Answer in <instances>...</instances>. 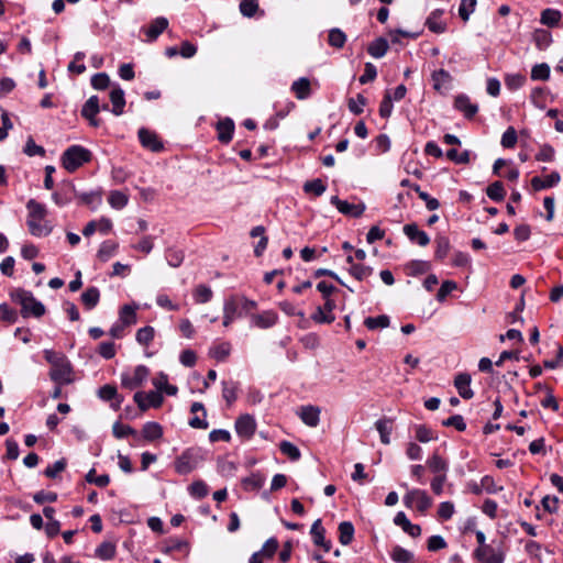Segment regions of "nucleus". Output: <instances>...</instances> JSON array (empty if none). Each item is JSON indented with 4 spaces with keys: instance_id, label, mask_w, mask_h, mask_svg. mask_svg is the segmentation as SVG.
<instances>
[{
    "instance_id": "obj_1",
    "label": "nucleus",
    "mask_w": 563,
    "mask_h": 563,
    "mask_svg": "<svg viewBox=\"0 0 563 563\" xmlns=\"http://www.w3.org/2000/svg\"><path fill=\"white\" fill-rule=\"evenodd\" d=\"M45 360L52 365L49 378L58 385H67L74 382L73 366L66 355L53 350L44 351Z\"/></svg>"
},
{
    "instance_id": "obj_2",
    "label": "nucleus",
    "mask_w": 563,
    "mask_h": 563,
    "mask_svg": "<svg viewBox=\"0 0 563 563\" xmlns=\"http://www.w3.org/2000/svg\"><path fill=\"white\" fill-rule=\"evenodd\" d=\"M26 208L29 210L26 224L30 233L34 236L48 235L53 228L45 220L47 216L46 207L35 199H30Z\"/></svg>"
},
{
    "instance_id": "obj_3",
    "label": "nucleus",
    "mask_w": 563,
    "mask_h": 563,
    "mask_svg": "<svg viewBox=\"0 0 563 563\" xmlns=\"http://www.w3.org/2000/svg\"><path fill=\"white\" fill-rule=\"evenodd\" d=\"M10 297L14 302L21 306V314L23 318H27L30 316L41 318L46 311L45 306L36 300L32 292L22 288L14 289L10 294Z\"/></svg>"
},
{
    "instance_id": "obj_4",
    "label": "nucleus",
    "mask_w": 563,
    "mask_h": 563,
    "mask_svg": "<svg viewBox=\"0 0 563 563\" xmlns=\"http://www.w3.org/2000/svg\"><path fill=\"white\" fill-rule=\"evenodd\" d=\"M91 158L92 154L89 150L80 145H71L63 153L60 161L67 172L74 173Z\"/></svg>"
},
{
    "instance_id": "obj_5",
    "label": "nucleus",
    "mask_w": 563,
    "mask_h": 563,
    "mask_svg": "<svg viewBox=\"0 0 563 563\" xmlns=\"http://www.w3.org/2000/svg\"><path fill=\"white\" fill-rule=\"evenodd\" d=\"M202 454L199 449H187L175 461V471L180 475H186L194 471L202 461Z\"/></svg>"
},
{
    "instance_id": "obj_6",
    "label": "nucleus",
    "mask_w": 563,
    "mask_h": 563,
    "mask_svg": "<svg viewBox=\"0 0 563 563\" xmlns=\"http://www.w3.org/2000/svg\"><path fill=\"white\" fill-rule=\"evenodd\" d=\"M404 503L407 507L411 508L413 503L417 504V510L424 514L432 505V499L424 490L412 489L404 497Z\"/></svg>"
},
{
    "instance_id": "obj_7",
    "label": "nucleus",
    "mask_w": 563,
    "mask_h": 563,
    "mask_svg": "<svg viewBox=\"0 0 563 563\" xmlns=\"http://www.w3.org/2000/svg\"><path fill=\"white\" fill-rule=\"evenodd\" d=\"M150 371L144 365H139L134 369L133 376L123 374L121 377V385L126 389H135L141 387L144 380L147 378Z\"/></svg>"
},
{
    "instance_id": "obj_8",
    "label": "nucleus",
    "mask_w": 563,
    "mask_h": 563,
    "mask_svg": "<svg viewBox=\"0 0 563 563\" xmlns=\"http://www.w3.org/2000/svg\"><path fill=\"white\" fill-rule=\"evenodd\" d=\"M475 558L482 563H503L504 553L499 548L489 544L487 547H478L474 552Z\"/></svg>"
},
{
    "instance_id": "obj_9",
    "label": "nucleus",
    "mask_w": 563,
    "mask_h": 563,
    "mask_svg": "<svg viewBox=\"0 0 563 563\" xmlns=\"http://www.w3.org/2000/svg\"><path fill=\"white\" fill-rule=\"evenodd\" d=\"M99 111V98L97 96H91L82 106L81 115L89 121L91 126L98 128L100 125V120H98L96 115Z\"/></svg>"
},
{
    "instance_id": "obj_10",
    "label": "nucleus",
    "mask_w": 563,
    "mask_h": 563,
    "mask_svg": "<svg viewBox=\"0 0 563 563\" xmlns=\"http://www.w3.org/2000/svg\"><path fill=\"white\" fill-rule=\"evenodd\" d=\"M139 139L142 146L152 152H161L164 148L163 142L159 140L158 135L148 129H140Z\"/></svg>"
},
{
    "instance_id": "obj_11",
    "label": "nucleus",
    "mask_w": 563,
    "mask_h": 563,
    "mask_svg": "<svg viewBox=\"0 0 563 563\" xmlns=\"http://www.w3.org/2000/svg\"><path fill=\"white\" fill-rule=\"evenodd\" d=\"M331 203L334 205L341 213L353 218H360L365 211L364 203L353 205L345 200H341L338 196H333L331 198Z\"/></svg>"
},
{
    "instance_id": "obj_12",
    "label": "nucleus",
    "mask_w": 563,
    "mask_h": 563,
    "mask_svg": "<svg viewBox=\"0 0 563 563\" xmlns=\"http://www.w3.org/2000/svg\"><path fill=\"white\" fill-rule=\"evenodd\" d=\"M256 430V422L251 415H242L235 421L236 433L245 439L253 437Z\"/></svg>"
},
{
    "instance_id": "obj_13",
    "label": "nucleus",
    "mask_w": 563,
    "mask_h": 563,
    "mask_svg": "<svg viewBox=\"0 0 563 563\" xmlns=\"http://www.w3.org/2000/svg\"><path fill=\"white\" fill-rule=\"evenodd\" d=\"M404 233L410 241L417 242L420 246L429 244L430 239L424 231L419 230L416 223H409L404 227Z\"/></svg>"
},
{
    "instance_id": "obj_14",
    "label": "nucleus",
    "mask_w": 563,
    "mask_h": 563,
    "mask_svg": "<svg viewBox=\"0 0 563 563\" xmlns=\"http://www.w3.org/2000/svg\"><path fill=\"white\" fill-rule=\"evenodd\" d=\"M454 107L462 111L467 119H472L478 111V107L471 102L465 95H459L454 99Z\"/></svg>"
},
{
    "instance_id": "obj_15",
    "label": "nucleus",
    "mask_w": 563,
    "mask_h": 563,
    "mask_svg": "<svg viewBox=\"0 0 563 563\" xmlns=\"http://www.w3.org/2000/svg\"><path fill=\"white\" fill-rule=\"evenodd\" d=\"M561 180V176L558 172H552L547 175L544 178L536 176L531 179V186L533 190L539 191L545 188H551L555 186Z\"/></svg>"
},
{
    "instance_id": "obj_16",
    "label": "nucleus",
    "mask_w": 563,
    "mask_h": 563,
    "mask_svg": "<svg viewBox=\"0 0 563 563\" xmlns=\"http://www.w3.org/2000/svg\"><path fill=\"white\" fill-rule=\"evenodd\" d=\"M471 375L467 373L459 374L454 379V385L464 399H471L474 396V391L470 388Z\"/></svg>"
},
{
    "instance_id": "obj_17",
    "label": "nucleus",
    "mask_w": 563,
    "mask_h": 563,
    "mask_svg": "<svg viewBox=\"0 0 563 563\" xmlns=\"http://www.w3.org/2000/svg\"><path fill=\"white\" fill-rule=\"evenodd\" d=\"M303 423L309 427H317L320 420V408L316 406H303L299 413Z\"/></svg>"
},
{
    "instance_id": "obj_18",
    "label": "nucleus",
    "mask_w": 563,
    "mask_h": 563,
    "mask_svg": "<svg viewBox=\"0 0 563 563\" xmlns=\"http://www.w3.org/2000/svg\"><path fill=\"white\" fill-rule=\"evenodd\" d=\"M394 522L395 525L400 526L402 530L412 538H417L421 534L420 526L411 523L401 511L395 516Z\"/></svg>"
},
{
    "instance_id": "obj_19",
    "label": "nucleus",
    "mask_w": 563,
    "mask_h": 563,
    "mask_svg": "<svg viewBox=\"0 0 563 563\" xmlns=\"http://www.w3.org/2000/svg\"><path fill=\"white\" fill-rule=\"evenodd\" d=\"M218 130V139L221 143H229L232 140V134L234 131V123L231 119L227 118L222 121H219L217 124Z\"/></svg>"
},
{
    "instance_id": "obj_20",
    "label": "nucleus",
    "mask_w": 563,
    "mask_h": 563,
    "mask_svg": "<svg viewBox=\"0 0 563 563\" xmlns=\"http://www.w3.org/2000/svg\"><path fill=\"white\" fill-rule=\"evenodd\" d=\"M238 309H239V301H238V297L236 296L230 297L224 302V308H223V312H224L223 325L224 327H229L231 324V322L233 321V319L238 314Z\"/></svg>"
},
{
    "instance_id": "obj_21",
    "label": "nucleus",
    "mask_w": 563,
    "mask_h": 563,
    "mask_svg": "<svg viewBox=\"0 0 563 563\" xmlns=\"http://www.w3.org/2000/svg\"><path fill=\"white\" fill-rule=\"evenodd\" d=\"M110 100L112 103V113L115 115H121L125 106L124 91L119 87L113 88L110 92Z\"/></svg>"
},
{
    "instance_id": "obj_22",
    "label": "nucleus",
    "mask_w": 563,
    "mask_h": 563,
    "mask_svg": "<svg viewBox=\"0 0 563 563\" xmlns=\"http://www.w3.org/2000/svg\"><path fill=\"white\" fill-rule=\"evenodd\" d=\"M291 91L298 99H307L311 95L310 80L306 77L299 78L292 82Z\"/></svg>"
},
{
    "instance_id": "obj_23",
    "label": "nucleus",
    "mask_w": 563,
    "mask_h": 563,
    "mask_svg": "<svg viewBox=\"0 0 563 563\" xmlns=\"http://www.w3.org/2000/svg\"><path fill=\"white\" fill-rule=\"evenodd\" d=\"M429 470L435 475H446L448 462L440 456L438 453H433L432 456L427 461Z\"/></svg>"
},
{
    "instance_id": "obj_24",
    "label": "nucleus",
    "mask_w": 563,
    "mask_h": 563,
    "mask_svg": "<svg viewBox=\"0 0 563 563\" xmlns=\"http://www.w3.org/2000/svg\"><path fill=\"white\" fill-rule=\"evenodd\" d=\"M375 427L379 432L380 441L384 444L390 443V433L393 431V419L383 418L376 421Z\"/></svg>"
},
{
    "instance_id": "obj_25",
    "label": "nucleus",
    "mask_w": 563,
    "mask_h": 563,
    "mask_svg": "<svg viewBox=\"0 0 563 563\" xmlns=\"http://www.w3.org/2000/svg\"><path fill=\"white\" fill-rule=\"evenodd\" d=\"M142 435L146 441H155L163 437V428L157 422H146L142 429Z\"/></svg>"
},
{
    "instance_id": "obj_26",
    "label": "nucleus",
    "mask_w": 563,
    "mask_h": 563,
    "mask_svg": "<svg viewBox=\"0 0 563 563\" xmlns=\"http://www.w3.org/2000/svg\"><path fill=\"white\" fill-rule=\"evenodd\" d=\"M168 26V21L165 18L155 19L146 31L150 41H154L161 35Z\"/></svg>"
},
{
    "instance_id": "obj_27",
    "label": "nucleus",
    "mask_w": 563,
    "mask_h": 563,
    "mask_svg": "<svg viewBox=\"0 0 563 563\" xmlns=\"http://www.w3.org/2000/svg\"><path fill=\"white\" fill-rule=\"evenodd\" d=\"M442 14L443 10L437 9L427 19L426 25L431 32L440 34L445 31V24L439 21Z\"/></svg>"
},
{
    "instance_id": "obj_28",
    "label": "nucleus",
    "mask_w": 563,
    "mask_h": 563,
    "mask_svg": "<svg viewBox=\"0 0 563 563\" xmlns=\"http://www.w3.org/2000/svg\"><path fill=\"white\" fill-rule=\"evenodd\" d=\"M388 47L389 46L387 40L384 37H378L368 45L367 52L373 57L380 58L386 54Z\"/></svg>"
},
{
    "instance_id": "obj_29",
    "label": "nucleus",
    "mask_w": 563,
    "mask_h": 563,
    "mask_svg": "<svg viewBox=\"0 0 563 563\" xmlns=\"http://www.w3.org/2000/svg\"><path fill=\"white\" fill-rule=\"evenodd\" d=\"M100 292L96 287H89L81 294V302L90 310L99 302Z\"/></svg>"
},
{
    "instance_id": "obj_30",
    "label": "nucleus",
    "mask_w": 563,
    "mask_h": 563,
    "mask_svg": "<svg viewBox=\"0 0 563 563\" xmlns=\"http://www.w3.org/2000/svg\"><path fill=\"white\" fill-rule=\"evenodd\" d=\"M277 317L274 312L265 311L261 314H253L252 321L258 328H269L275 324Z\"/></svg>"
},
{
    "instance_id": "obj_31",
    "label": "nucleus",
    "mask_w": 563,
    "mask_h": 563,
    "mask_svg": "<svg viewBox=\"0 0 563 563\" xmlns=\"http://www.w3.org/2000/svg\"><path fill=\"white\" fill-rule=\"evenodd\" d=\"M339 540L343 545H349L354 537V527L350 521H343L339 525Z\"/></svg>"
},
{
    "instance_id": "obj_32",
    "label": "nucleus",
    "mask_w": 563,
    "mask_h": 563,
    "mask_svg": "<svg viewBox=\"0 0 563 563\" xmlns=\"http://www.w3.org/2000/svg\"><path fill=\"white\" fill-rule=\"evenodd\" d=\"M136 305H124L120 310V320L123 325H131L136 322Z\"/></svg>"
},
{
    "instance_id": "obj_33",
    "label": "nucleus",
    "mask_w": 563,
    "mask_h": 563,
    "mask_svg": "<svg viewBox=\"0 0 563 563\" xmlns=\"http://www.w3.org/2000/svg\"><path fill=\"white\" fill-rule=\"evenodd\" d=\"M390 320L386 314H380L377 317H368L364 320V324L368 330H375L378 328H387L389 327Z\"/></svg>"
},
{
    "instance_id": "obj_34",
    "label": "nucleus",
    "mask_w": 563,
    "mask_h": 563,
    "mask_svg": "<svg viewBox=\"0 0 563 563\" xmlns=\"http://www.w3.org/2000/svg\"><path fill=\"white\" fill-rule=\"evenodd\" d=\"M486 195L494 201H503L506 191L501 181H495L486 188Z\"/></svg>"
},
{
    "instance_id": "obj_35",
    "label": "nucleus",
    "mask_w": 563,
    "mask_h": 563,
    "mask_svg": "<svg viewBox=\"0 0 563 563\" xmlns=\"http://www.w3.org/2000/svg\"><path fill=\"white\" fill-rule=\"evenodd\" d=\"M349 273L355 279L361 282L368 278L373 274V268L363 264H352V266L349 268Z\"/></svg>"
},
{
    "instance_id": "obj_36",
    "label": "nucleus",
    "mask_w": 563,
    "mask_h": 563,
    "mask_svg": "<svg viewBox=\"0 0 563 563\" xmlns=\"http://www.w3.org/2000/svg\"><path fill=\"white\" fill-rule=\"evenodd\" d=\"M346 42V35L340 29L329 31L328 43L332 47L342 48Z\"/></svg>"
},
{
    "instance_id": "obj_37",
    "label": "nucleus",
    "mask_w": 563,
    "mask_h": 563,
    "mask_svg": "<svg viewBox=\"0 0 563 563\" xmlns=\"http://www.w3.org/2000/svg\"><path fill=\"white\" fill-rule=\"evenodd\" d=\"M561 20V13L558 10L545 9L541 13V23L548 26H556Z\"/></svg>"
},
{
    "instance_id": "obj_38",
    "label": "nucleus",
    "mask_w": 563,
    "mask_h": 563,
    "mask_svg": "<svg viewBox=\"0 0 563 563\" xmlns=\"http://www.w3.org/2000/svg\"><path fill=\"white\" fill-rule=\"evenodd\" d=\"M222 386V396L228 406H231L236 400L238 384L234 382H223Z\"/></svg>"
},
{
    "instance_id": "obj_39",
    "label": "nucleus",
    "mask_w": 563,
    "mask_h": 563,
    "mask_svg": "<svg viewBox=\"0 0 563 563\" xmlns=\"http://www.w3.org/2000/svg\"><path fill=\"white\" fill-rule=\"evenodd\" d=\"M303 191L306 194H313L314 196H321L325 191V185L319 178L306 181L303 185Z\"/></svg>"
},
{
    "instance_id": "obj_40",
    "label": "nucleus",
    "mask_w": 563,
    "mask_h": 563,
    "mask_svg": "<svg viewBox=\"0 0 563 563\" xmlns=\"http://www.w3.org/2000/svg\"><path fill=\"white\" fill-rule=\"evenodd\" d=\"M108 200L112 208L122 209L126 206L129 198L124 192L113 190L110 192Z\"/></svg>"
},
{
    "instance_id": "obj_41",
    "label": "nucleus",
    "mask_w": 563,
    "mask_h": 563,
    "mask_svg": "<svg viewBox=\"0 0 563 563\" xmlns=\"http://www.w3.org/2000/svg\"><path fill=\"white\" fill-rule=\"evenodd\" d=\"M115 554V545L111 542H102L96 550V555L102 560H110Z\"/></svg>"
},
{
    "instance_id": "obj_42",
    "label": "nucleus",
    "mask_w": 563,
    "mask_h": 563,
    "mask_svg": "<svg viewBox=\"0 0 563 563\" xmlns=\"http://www.w3.org/2000/svg\"><path fill=\"white\" fill-rule=\"evenodd\" d=\"M391 558L395 562H398V563H410L413 559V554L411 552H409L408 550H406L399 545H396L393 549Z\"/></svg>"
},
{
    "instance_id": "obj_43",
    "label": "nucleus",
    "mask_w": 563,
    "mask_h": 563,
    "mask_svg": "<svg viewBox=\"0 0 563 563\" xmlns=\"http://www.w3.org/2000/svg\"><path fill=\"white\" fill-rule=\"evenodd\" d=\"M102 191L96 190L90 192H76V197L80 200L81 203L91 206L95 202L101 201Z\"/></svg>"
},
{
    "instance_id": "obj_44",
    "label": "nucleus",
    "mask_w": 563,
    "mask_h": 563,
    "mask_svg": "<svg viewBox=\"0 0 563 563\" xmlns=\"http://www.w3.org/2000/svg\"><path fill=\"white\" fill-rule=\"evenodd\" d=\"M435 243L437 250L434 256L438 260H443L450 251V241L446 236H438Z\"/></svg>"
},
{
    "instance_id": "obj_45",
    "label": "nucleus",
    "mask_w": 563,
    "mask_h": 563,
    "mask_svg": "<svg viewBox=\"0 0 563 563\" xmlns=\"http://www.w3.org/2000/svg\"><path fill=\"white\" fill-rule=\"evenodd\" d=\"M279 450L282 451L283 454L287 455L291 461H297L300 459V451L291 442H280Z\"/></svg>"
},
{
    "instance_id": "obj_46",
    "label": "nucleus",
    "mask_w": 563,
    "mask_h": 563,
    "mask_svg": "<svg viewBox=\"0 0 563 563\" xmlns=\"http://www.w3.org/2000/svg\"><path fill=\"white\" fill-rule=\"evenodd\" d=\"M431 78L433 80V88L438 91L441 89L442 84L452 80L451 75L444 69L434 70L431 75Z\"/></svg>"
},
{
    "instance_id": "obj_47",
    "label": "nucleus",
    "mask_w": 563,
    "mask_h": 563,
    "mask_svg": "<svg viewBox=\"0 0 563 563\" xmlns=\"http://www.w3.org/2000/svg\"><path fill=\"white\" fill-rule=\"evenodd\" d=\"M154 328L151 327V325H146L144 328H141L137 330L136 332V341L140 343V344H143V345H148V343L153 340L154 338Z\"/></svg>"
},
{
    "instance_id": "obj_48",
    "label": "nucleus",
    "mask_w": 563,
    "mask_h": 563,
    "mask_svg": "<svg viewBox=\"0 0 563 563\" xmlns=\"http://www.w3.org/2000/svg\"><path fill=\"white\" fill-rule=\"evenodd\" d=\"M550 77V67L548 64H538L531 70V78L533 80H548Z\"/></svg>"
},
{
    "instance_id": "obj_49",
    "label": "nucleus",
    "mask_w": 563,
    "mask_h": 563,
    "mask_svg": "<svg viewBox=\"0 0 563 563\" xmlns=\"http://www.w3.org/2000/svg\"><path fill=\"white\" fill-rule=\"evenodd\" d=\"M86 481L88 483H91V484H95L99 487H106L109 482H110V477L109 475L107 474H103V475H100V476H96V470L95 468H91L87 474H86Z\"/></svg>"
},
{
    "instance_id": "obj_50",
    "label": "nucleus",
    "mask_w": 563,
    "mask_h": 563,
    "mask_svg": "<svg viewBox=\"0 0 563 563\" xmlns=\"http://www.w3.org/2000/svg\"><path fill=\"white\" fill-rule=\"evenodd\" d=\"M416 439L419 442L424 443L437 439V437L433 434V431L430 428L424 424H419L416 427Z\"/></svg>"
},
{
    "instance_id": "obj_51",
    "label": "nucleus",
    "mask_w": 563,
    "mask_h": 563,
    "mask_svg": "<svg viewBox=\"0 0 563 563\" xmlns=\"http://www.w3.org/2000/svg\"><path fill=\"white\" fill-rule=\"evenodd\" d=\"M258 10L256 0H242L240 3V11L244 16L252 18Z\"/></svg>"
},
{
    "instance_id": "obj_52",
    "label": "nucleus",
    "mask_w": 563,
    "mask_h": 563,
    "mask_svg": "<svg viewBox=\"0 0 563 563\" xmlns=\"http://www.w3.org/2000/svg\"><path fill=\"white\" fill-rule=\"evenodd\" d=\"M517 132L515 128L509 126L501 136V145L505 148H512L517 144Z\"/></svg>"
},
{
    "instance_id": "obj_53",
    "label": "nucleus",
    "mask_w": 563,
    "mask_h": 563,
    "mask_svg": "<svg viewBox=\"0 0 563 563\" xmlns=\"http://www.w3.org/2000/svg\"><path fill=\"white\" fill-rule=\"evenodd\" d=\"M265 478L260 474H252L250 477L243 479V485L246 489L257 490L264 485Z\"/></svg>"
},
{
    "instance_id": "obj_54",
    "label": "nucleus",
    "mask_w": 563,
    "mask_h": 563,
    "mask_svg": "<svg viewBox=\"0 0 563 563\" xmlns=\"http://www.w3.org/2000/svg\"><path fill=\"white\" fill-rule=\"evenodd\" d=\"M113 435L118 439L128 437V435H135L136 431L132 427L128 424H122L120 422H115L112 428Z\"/></svg>"
},
{
    "instance_id": "obj_55",
    "label": "nucleus",
    "mask_w": 563,
    "mask_h": 563,
    "mask_svg": "<svg viewBox=\"0 0 563 563\" xmlns=\"http://www.w3.org/2000/svg\"><path fill=\"white\" fill-rule=\"evenodd\" d=\"M91 85L95 89L104 90L110 86V77L106 73H99L92 76Z\"/></svg>"
},
{
    "instance_id": "obj_56",
    "label": "nucleus",
    "mask_w": 563,
    "mask_h": 563,
    "mask_svg": "<svg viewBox=\"0 0 563 563\" xmlns=\"http://www.w3.org/2000/svg\"><path fill=\"white\" fill-rule=\"evenodd\" d=\"M366 98L363 95L358 93L356 96V100L353 98L349 99V110L354 114H361L363 112V107L366 104Z\"/></svg>"
},
{
    "instance_id": "obj_57",
    "label": "nucleus",
    "mask_w": 563,
    "mask_h": 563,
    "mask_svg": "<svg viewBox=\"0 0 563 563\" xmlns=\"http://www.w3.org/2000/svg\"><path fill=\"white\" fill-rule=\"evenodd\" d=\"M476 5V0H462L460 8H459V14L463 21H467L470 18V14L474 11Z\"/></svg>"
},
{
    "instance_id": "obj_58",
    "label": "nucleus",
    "mask_w": 563,
    "mask_h": 563,
    "mask_svg": "<svg viewBox=\"0 0 563 563\" xmlns=\"http://www.w3.org/2000/svg\"><path fill=\"white\" fill-rule=\"evenodd\" d=\"M189 492L194 497L203 498L208 495V486L202 481H196L189 486Z\"/></svg>"
},
{
    "instance_id": "obj_59",
    "label": "nucleus",
    "mask_w": 563,
    "mask_h": 563,
    "mask_svg": "<svg viewBox=\"0 0 563 563\" xmlns=\"http://www.w3.org/2000/svg\"><path fill=\"white\" fill-rule=\"evenodd\" d=\"M444 427H454L459 431L466 429V423L461 415H454L442 421Z\"/></svg>"
},
{
    "instance_id": "obj_60",
    "label": "nucleus",
    "mask_w": 563,
    "mask_h": 563,
    "mask_svg": "<svg viewBox=\"0 0 563 563\" xmlns=\"http://www.w3.org/2000/svg\"><path fill=\"white\" fill-rule=\"evenodd\" d=\"M446 157L456 164H467L470 163V152L464 151L463 153H459L455 148H451L446 152Z\"/></svg>"
},
{
    "instance_id": "obj_61",
    "label": "nucleus",
    "mask_w": 563,
    "mask_h": 563,
    "mask_svg": "<svg viewBox=\"0 0 563 563\" xmlns=\"http://www.w3.org/2000/svg\"><path fill=\"white\" fill-rule=\"evenodd\" d=\"M230 351V343H221L211 351V356L218 361H223L229 356Z\"/></svg>"
},
{
    "instance_id": "obj_62",
    "label": "nucleus",
    "mask_w": 563,
    "mask_h": 563,
    "mask_svg": "<svg viewBox=\"0 0 563 563\" xmlns=\"http://www.w3.org/2000/svg\"><path fill=\"white\" fill-rule=\"evenodd\" d=\"M457 288V284L453 280H444L437 294L439 301H444L446 296Z\"/></svg>"
},
{
    "instance_id": "obj_63",
    "label": "nucleus",
    "mask_w": 563,
    "mask_h": 563,
    "mask_svg": "<svg viewBox=\"0 0 563 563\" xmlns=\"http://www.w3.org/2000/svg\"><path fill=\"white\" fill-rule=\"evenodd\" d=\"M393 111V100L389 91H386L384 99L379 106V115L382 118H388Z\"/></svg>"
},
{
    "instance_id": "obj_64",
    "label": "nucleus",
    "mask_w": 563,
    "mask_h": 563,
    "mask_svg": "<svg viewBox=\"0 0 563 563\" xmlns=\"http://www.w3.org/2000/svg\"><path fill=\"white\" fill-rule=\"evenodd\" d=\"M533 40L539 48H544L550 44L551 35L544 30H539L534 32Z\"/></svg>"
}]
</instances>
